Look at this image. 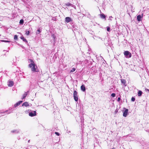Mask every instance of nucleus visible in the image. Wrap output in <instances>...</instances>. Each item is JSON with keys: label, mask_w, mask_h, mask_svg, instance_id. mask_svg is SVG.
Returning a JSON list of instances; mask_svg holds the SVG:
<instances>
[{"label": "nucleus", "mask_w": 149, "mask_h": 149, "mask_svg": "<svg viewBox=\"0 0 149 149\" xmlns=\"http://www.w3.org/2000/svg\"><path fill=\"white\" fill-rule=\"evenodd\" d=\"M124 55L126 58H130L132 56L131 53L128 51H125L124 52Z\"/></svg>", "instance_id": "nucleus-1"}, {"label": "nucleus", "mask_w": 149, "mask_h": 149, "mask_svg": "<svg viewBox=\"0 0 149 149\" xmlns=\"http://www.w3.org/2000/svg\"><path fill=\"white\" fill-rule=\"evenodd\" d=\"M73 97L74 100L76 101H77L78 98L77 95V93L76 91H74L73 93Z\"/></svg>", "instance_id": "nucleus-2"}, {"label": "nucleus", "mask_w": 149, "mask_h": 149, "mask_svg": "<svg viewBox=\"0 0 149 149\" xmlns=\"http://www.w3.org/2000/svg\"><path fill=\"white\" fill-rule=\"evenodd\" d=\"M29 115L30 116L33 117L36 115V112L35 111H32L29 113Z\"/></svg>", "instance_id": "nucleus-3"}, {"label": "nucleus", "mask_w": 149, "mask_h": 149, "mask_svg": "<svg viewBox=\"0 0 149 149\" xmlns=\"http://www.w3.org/2000/svg\"><path fill=\"white\" fill-rule=\"evenodd\" d=\"M36 65L35 64H33V65H31V67L29 66V68L31 69V70L33 72L36 71V68H35Z\"/></svg>", "instance_id": "nucleus-4"}, {"label": "nucleus", "mask_w": 149, "mask_h": 149, "mask_svg": "<svg viewBox=\"0 0 149 149\" xmlns=\"http://www.w3.org/2000/svg\"><path fill=\"white\" fill-rule=\"evenodd\" d=\"M14 84L13 82V81L9 80L8 82V86L11 87L13 86Z\"/></svg>", "instance_id": "nucleus-5"}, {"label": "nucleus", "mask_w": 149, "mask_h": 149, "mask_svg": "<svg viewBox=\"0 0 149 149\" xmlns=\"http://www.w3.org/2000/svg\"><path fill=\"white\" fill-rule=\"evenodd\" d=\"M124 109H125V110L123 112V115L124 117H126L127 115L128 109L125 108Z\"/></svg>", "instance_id": "nucleus-6"}, {"label": "nucleus", "mask_w": 149, "mask_h": 149, "mask_svg": "<svg viewBox=\"0 0 149 149\" xmlns=\"http://www.w3.org/2000/svg\"><path fill=\"white\" fill-rule=\"evenodd\" d=\"M28 61H29V63H30V64L29 65V66L31 67V65H33V64H35L34 61L31 59H29L28 60Z\"/></svg>", "instance_id": "nucleus-7"}, {"label": "nucleus", "mask_w": 149, "mask_h": 149, "mask_svg": "<svg viewBox=\"0 0 149 149\" xmlns=\"http://www.w3.org/2000/svg\"><path fill=\"white\" fill-rule=\"evenodd\" d=\"M65 20L67 23L69 22L72 21L71 18L69 17H66L65 18Z\"/></svg>", "instance_id": "nucleus-8"}, {"label": "nucleus", "mask_w": 149, "mask_h": 149, "mask_svg": "<svg viewBox=\"0 0 149 149\" xmlns=\"http://www.w3.org/2000/svg\"><path fill=\"white\" fill-rule=\"evenodd\" d=\"M29 92V91H27V92H25L24 93L22 97V99H24L26 97Z\"/></svg>", "instance_id": "nucleus-9"}, {"label": "nucleus", "mask_w": 149, "mask_h": 149, "mask_svg": "<svg viewBox=\"0 0 149 149\" xmlns=\"http://www.w3.org/2000/svg\"><path fill=\"white\" fill-rule=\"evenodd\" d=\"M22 102V101H20L17 102L16 104H15L14 105V107H16L17 106H18V105H19Z\"/></svg>", "instance_id": "nucleus-10"}, {"label": "nucleus", "mask_w": 149, "mask_h": 149, "mask_svg": "<svg viewBox=\"0 0 149 149\" xmlns=\"http://www.w3.org/2000/svg\"><path fill=\"white\" fill-rule=\"evenodd\" d=\"M22 106H24L26 107H27L29 106V104L28 102H26L23 103Z\"/></svg>", "instance_id": "nucleus-11"}, {"label": "nucleus", "mask_w": 149, "mask_h": 149, "mask_svg": "<svg viewBox=\"0 0 149 149\" xmlns=\"http://www.w3.org/2000/svg\"><path fill=\"white\" fill-rule=\"evenodd\" d=\"M137 18L138 21L139 22L141 21V19L142 18V16L140 15H139L137 16Z\"/></svg>", "instance_id": "nucleus-12"}, {"label": "nucleus", "mask_w": 149, "mask_h": 149, "mask_svg": "<svg viewBox=\"0 0 149 149\" xmlns=\"http://www.w3.org/2000/svg\"><path fill=\"white\" fill-rule=\"evenodd\" d=\"M81 90L83 91H85L86 90V88L85 86L83 85L81 87Z\"/></svg>", "instance_id": "nucleus-13"}, {"label": "nucleus", "mask_w": 149, "mask_h": 149, "mask_svg": "<svg viewBox=\"0 0 149 149\" xmlns=\"http://www.w3.org/2000/svg\"><path fill=\"white\" fill-rule=\"evenodd\" d=\"M100 17L102 18L105 19V16L103 14H100Z\"/></svg>", "instance_id": "nucleus-14"}, {"label": "nucleus", "mask_w": 149, "mask_h": 149, "mask_svg": "<svg viewBox=\"0 0 149 149\" xmlns=\"http://www.w3.org/2000/svg\"><path fill=\"white\" fill-rule=\"evenodd\" d=\"M142 94V92L141 91H139L138 93V95L139 96H140Z\"/></svg>", "instance_id": "nucleus-15"}, {"label": "nucleus", "mask_w": 149, "mask_h": 149, "mask_svg": "<svg viewBox=\"0 0 149 149\" xmlns=\"http://www.w3.org/2000/svg\"><path fill=\"white\" fill-rule=\"evenodd\" d=\"M21 39L23 40L25 42H27V40L24 37L22 36L20 38Z\"/></svg>", "instance_id": "nucleus-16"}, {"label": "nucleus", "mask_w": 149, "mask_h": 149, "mask_svg": "<svg viewBox=\"0 0 149 149\" xmlns=\"http://www.w3.org/2000/svg\"><path fill=\"white\" fill-rule=\"evenodd\" d=\"M121 81L122 83L125 84L126 83V81L124 79H121Z\"/></svg>", "instance_id": "nucleus-17"}, {"label": "nucleus", "mask_w": 149, "mask_h": 149, "mask_svg": "<svg viewBox=\"0 0 149 149\" xmlns=\"http://www.w3.org/2000/svg\"><path fill=\"white\" fill-rule=\"evenodd\" d=\"M24 23V20L22 19H21L20 20L19 23L20 24H23Z\"/></svg>", "instance_id": "nucleus-18"}, {"label": "nucleus", "mask_w": 149, "mask_h": 149, "mask_svg": "<svg viewBox=\"0 0 149 149\" xmlns=\"http://www.w3.org/2000/svg\"><path fill=\"white\" fill-rule=\"evenodd\" d=\"M30 33V32L29 31H26V32L25 34L28 36L29 35V34Z\"/></svg>", "instance_id": "nucleus-19"}, {"label": "nucleus", "mask_w": 149, "mask_h": 149, "mask_svg": "<svg viewBox=\"0 0 149 149\" xmlns=\"http://www.w3.org/2000/svg\"><path fill=\"white\" fill-rule=\"evenodd\" d=\"M1 41L2 42H10L9 41L6 40H1Z\"/></svg>", "instance_id": "nucleus-20"}, {"label": "nucleus", "mask_w": 149, "mask_h": 149, "mask_svg": "<svg viewBox=\"0 0 149 149\" xmlns=\"http://www.w3.org/2000/svg\"><path fill=\"white\" fill-rule=\"evenodd\" d=\"M14 39L15 40H17V36L16 35H15L14 36Z\"/></svg>", "instance_id": "nucleus-21"}, {"label": "nucleus", "mask_w": 149, "mask_h": 149, "mask_svg": "<svg viewBox=\"0 0 149 149\" xmlns=\"http://www.w3.org/2000/svg\"><path fill=\"white\" fill-rule=\"evenodd\" d=\"M111 96L113 97H115L116 96V94L114 93H112L111 94Z\"/></svg>", "instance_id": "nucleus-22"}, {"label": "nucleus", "mask_w": 149, "mask_h": 149, "mask_svg": "<svg viewBox=\"0 0 149 149\" xmlns=\"http://www.w3.org/2000/svg\"><path fill=\"white\" fill-rule=\"evenodd\" d=\"M65 4L66 5L68 6H71V4L69 3H66Z\"/></svg>", "instance_id": "nucleus-23"}, {"label": "nucleus", "mask_w": 149, "mask_h": 149, "mask_svg": "<svg viewBox=\"0 0 149 149\" xmlns=\"http://www.w3.org/2000/svg\"><path fill=\"white\" fill-rule=\"evenodd\" d=\"M131 100L132 102H134L135 100V98L134 97H132L131 99Z\"/></svg>", "instance_id": "nucleus-24"}, {"label": "nucleus", "mask_w": 149, "mask_h": 149, "mask_svg": "<svg viewBox=\"0 0 149 149\" xmlns=\"http://www.w3.org/2000/svg\"><path fill=\"white\" fill-rule=\"evenodd\" d=\"M75 69L74 68H73L71 70V72H74L75 71Z\"/></svg>", "instance_id": "nucleus-25"}, {"label": "nucleus", "mask_w": 149, "mask_h": 149, "mask_svg": "<svg viewBox=\"0 0 149 149\" xmlns=\"http://www.w3.org/2000/svg\"><path fill=\"white\" fill-rule=\"evenodd\" d=\"M110 30V28L109 27H107V30L108 31H109Z\"/></svg>", "instance_id": "nucleus-26"}, {"label": "nucleus", "mask_w": 149, "mask_h": 149, "mask_svg": "<svg viewBox=\"0 0 149 149\" xmlns=\"http://www.w3.org/2000/svg\"><path fill=\"white\" fill-rule=\"evenodd\" d=\"M12 132H17V133H18L19 132V131H17L16 130H13V131H12Z\"/></svg>", "instance_id": "nucleus-27"}, {"label": "nucleus", "mask_w": 149, "mask_h": 149, "mask_svg": "<svg viewBox=\"0 0 149 149\" xmlns=\"http://www.w3.org/2000/svg\"><path fill=\"white\" fill-rule=\"evenodd\" d=\"M55 134L57 136H58L60 135V134L58 132H55Z\"/></svg>", "instance_id": "nucleus-28"}, {"label": "nucleus", "mask_w": 149, "mask_h": 149, "mask_svg": "<svg viewBox=\"0 0 149 149\" xmlns=\"http://www.w3.org/2000/svg\"><path fill=\"white\" fill-rule=\"evenodd\" d=\"M40 30L39 29H38L37 30V34H39L40 33Z\"/></svg>", "instance_id": "nucleus-29"}, {"label": "nucleus", "mask_w": 149, "mask_h": 149, "mask_svg": "<svg viewBox=\"0 0 149 149\" xmlns=\"http://www.w3.org/2000/svg\"><path fill=\"white\" fill-rule=\"evenodd\" d=\"M120 100V97H118V101H119Z\"/></svg>", "instance_id": "nucleus-30"}, {"label": "nucleus", "mask_w": 149, "mask_h": 149, "mask_svg": "<svg viewBox=\"0 0 149 149\" xmlns=\"http://www.w3.org/2000/svg\"><path fill=\"white\" fill-rule=\"evenodd\" d=\"M25 113H27L28 111H25Z\"/></svg>", "instance_id": "nucleus-31"}]
</instances>
